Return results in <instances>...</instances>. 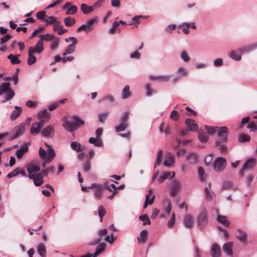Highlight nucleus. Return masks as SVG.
I'll return each instance as SVG.
<instances>
[{"label": "nucleus", "mask_w": 257, "mask_h": 257, "mask_svg": "<svg viewBox=\"0 0 257 257\" xmlns=\"http://www.w3.org/2000/svg\"><path fill=\"white\" fill-rule=\"evenodd\" d=\"M72 119L74 121L66 120L63 124V127L70 132L77 130L79 126L84 124V121L77 115H73Z\"/></svg>", "instance_id": "nucleus-1"}, {"label": "nucleus", "mask_w": 257, "mask_h": 257, "mask_svg": "<svg viewBox=\"0 0 257 257\" xmlns=\"http://www.w3.org/2000/svg\"><path fill=\"white\" fill-rule=\"evenodd\" d=\"M39 154L42 159L45 160L42 164L44 168L46 166L47 163H49L53 160L55 156V151L53 148L48 149L47 151L46 152L45 150L40 148Z\"/></svg>", "instance_id": "nucleus-2"}, {"label": "nucleus", "mask_w": 257, "mask_h": 257, "mask_svg": "<svg viewBox=\"0 0 257 257\" xmlns=\"http://www.w3.org/2000/svg\"><path fill=\"white\" fill-rule=\"evenodd\" d=\"M10 83L4 82L0 85V95L5 94L6 101L11 100L15 96V93L10 87Z\"/></svg>", "instance_id": "nucleus-3"}, {"label": "nucleus", "mask_w": 257, "mask_h": 257, "mask_svg": "<svg viewBox=\"0 0 257 257\" xmlns=\"http://www.w3.org/2000/svg\"><path fill=\"white\" fill-rule=\"evenodd\" d=\"M130 117V113L127 111L124 112L120 117V123L115 126L117 133H120L124 131L128 126V120Z\"/></svg>", "instance_id": "nucleus-4"}, {"label": "nucleus", "mask_w": 257, "mask_h": 257, "mask_svg": "<svg viewBox=\"0 0 257 257\" xmlns=\"http://www.w3.org/2000/svg\"><path fill=\"white\" fill-rule=\"evenodd\" d=\"M217 132L218 139L215 142V145L216 146H219L221 143L227 141L228 128L226 126L218 127Z\"/></svg>", "instance_id": "nucleus-5"}, {"label": "nucleus", "mask_w": 257, "mask_h": 257, "mask_svg": "<svg viewBox=\"0 0 257 257\" xmlns=\"http://www.w3.org/2000/svg\"><path fill=\"white\" fill-rule=\"evenodd\" d=\"M26 129V125L21 123L20 125L15 127L10 133L9 140L11 141L15 139L19 136L22 135Z\"/></svg>", "instance_id": "nucleus-6"}, {"label": "nucleus", "mask_w": 257, "mask_h": 257, "mask_svg": "<svg viewBox=\"0 0 257 257\" xmlns=\"http://www.w3.org/2000/svg\"><path fill=\"white\" fill-rule=\"evenodd\" d=\"M227 164L226 160L223 157L217 158L213 164L214 169L216 172L223 171Z\"/></svg>", "instance_id": "nucleus-7"}, {"label": "nucleus", "mask_w": 257, "mask_h": 257, "mask_svg": "<svg viewBox=\"0 0 257 257\" xmlns=\"http://www.w3.org/2000/svg\"><path fill=\"white\" fill-rule=\"evenodd\" d=\"M98 22L97 19H92L89 20L86 22V24L82 25L77 29V32H80L82 31L87 33L92 31L93 29V25L96 24Z\"/></svg>", "instance_id": "nucleus-8"}, {"label": "nucleus", "mask_w": 257, "mask_h": 257, "mask_svg": "<svg viewBox=\"0 0 257 257\" xmlns=\"http://www.w3.org/2000/svg\"><path fill=\"white\" fill-rule=\"evenodd\" d=\"M197 222L200 228H202L207 224V212L205 209L203 210L198 215Z\"/></svg>", "instance_id": "nucleus-9"}, {"label": "nucleus", "mask_w": 257, "mask_h": 257, "mask_svg": "<svg viewBox=\"0 0 257 257\" xmlns=\"http://www.w3.org/2000/svg\"><path fill=\"white\" fill-rule=\"evenodd\" d=\"M44 124V120H40L39 122L33 123L30 129L31 134L35 135L39 134Z\"/></svg>", "instance_id": "nucleus-10"}, {"label": "nucleus", "mask_w": 257, "mask_h": 257, "mask_svg": "<svg viewBox=\"0 0 257 257\" xmlns=\"http://www.w3.org/2000/svg\"><path fill=\"white\" fill-rule=\"evenodd\" d=\"M181 184L179 181L176 180L173 181L170 186V195L175 197L180 191Z\"/></svg>", "instance_id": "nucleus-11"}, {"label": "nucleus", "mask_w": 257, "mask_h": 257, "mask_svg": "<svg viewBox=\"0 0 257 257\" xmlns=\"http://www.w3.org/2000/svg\"><path fill=\"white\" fill-rule=\"evenodd\" d=\"M255 164V159L253 158L248 159L244 164L242 168L239 171V175L241 176L244 175L243 172L248 169L252 168Z\"/></svg>", "instance_id": "nucleus-12"}, {"label": "nucleus", "mask_w": 257, "mask_h": 257, "mask_svg": "<svg viewBox=\"0 0 257 257\" xmlns=\"http://www.w3.org/2000/svg\"><path fill=\"white\" fill-rule=\"evenodd\" d=\"M55 134L54 127L49 125L44 127L41 132L43 136L46 138H52Z\"/></svg>", "instance_id": "nucleus-13"}, {"label": "nucleus", "mask_w": 257, "mask_h": 257, "mask_svg": "<svg viewBox=\"0 0 257 257\" xmlns=\"http://www.w3.org/2000/svg\"><path fill=\"white\" fill-rule=\"evenodd\" d=\"M95 189L94 191V195L95 197L97 198L100 199L101 198L102 196V190L103 186L102 185H100L97 184H93L91 185V186L88 187V189Z\"/></svg>", "instance_id": "nucleus-14"}, {"label": "nucleus", "mask_w": 257, "mask_h": 257, "mask_svg": "<svg viewBox=\"0 0 257 257\" xmlns=\"http://www.w3.org/2000/svg\"><path fill=\"white\" fill-rule=\"evenodd\" d=\"M210 254L212 257H221V252L219 245L216 243L212 245L210 250Z\"/></svg>", "instance_id": "nucleus-15"}, {"label": "nucleus", "mask_w": 257, "mask_h": 257, "mask_svg": "<svg viewBox=\"0 0 257 257\" xmlns=\"http://www.w3.org/2000/svg\"><path fill=\"white\" fill-rule=\"evenodd\" d=\"M185 122L190 131H196L197 130L198 125L194 120L187 118L185 120Z\"/></svg>", "instance_id": "nucleus-16"}, {"label": "nucleus", "mask_w": 257, "mask_h": 257, "mask_svg": "<svg viewBox=\"0 0 257 257\" xmlns=\"http://www.w3.org/2000/svg\"><path fill=\"white\" fill-rule=\"evenodd\" d=\"M34 50L33 47H30L28 51V64L31 65L34 64L37 61V58L34 55Z\"/></svg>", "instance_id": "nucleus-17"}, {"label": "nucleus", "mask_w": 257, "mask_h": 257, "mask_svg": "<svg viewBox=\"0 0 257 257\" xmlns=\"http://www.w3.org/2000/svg\"><path fill=\"white\" fill-rule=\"evenodd\" d=\"M175 175V173L174 172H173L172 173L171 172H164L162 175H161L159 178L158 180V181L160 183H162L165 180H166L167 179H172Z\"/></svg>", "instance_id": "nucleus-18"}, {"label": "nucleus", "mask_w": 257, "mask_h": 257, "mask_svg": "<svg viewBox=\"0 0 257 257\" xmlns=\"http://www.w3.org/2000/svg\"><path fill=\"white\" fill-rule=\"evenodd\" d=\"M15 109L13 111L11 115H10V119L12 121L15 120L17 118H18L22 113L23 109L22 108L18 106H15Z\"/></svg>", "instance_id": "nucleus-19"}, {"label": "nucleus", "mask_w": 257, "mask_h": 257, "mask_svg": "<svg viewBox=\"0 0 257 257\" xmlns=\"http://www.w3.org/2000/svg\"><path fill=\"white\" fill-rule=\"evenodd\" d=\"M184 224L186 227L192 228L194 224L193 216L190 214L186 215L184 219Z\"/></svg>", "instance_id": "nucleus-20"}, {"label": "nucleus", "mask_w": 257, "mask_h": 257, "mask_svg": "<svg viewBox=\"0 0 257 257\" xmlns=\"http://www.w3.org/2000/svg\"><path fill=\"white\" fill-rule=\"evenodd\" d=\"M222 249L223 251L227 255L231 256L233 254L232 242H227L224 243L223 245Z\"/></svg>", "instance_id": "nucleus-21"}, {"label": "nucleus", "mask_w": 257, "mask_h": 257, "mask_svg": "<svg viewBox=\"0 0 257 257\" xmlns=\"http://www.w3.org/2000/svg\"><path fill=\"white\" fill-rule=\"evenodd\" d=\"M174 157L173 155L169 152L167 154L166 159L164 162V165L167 167H170L174 163Z\"/></svg>", "instance_id": "nucleus-22"}, {"label": "nucleus", "mask_w": 257, "mask_h": 257, "mask_svg": "<svg viewBox=\"0 0 257 257\" xmlns=\"http://www.w3.org/2000/svg\"><path fill=\"white\" fill-rule=\"evenodd\" d=\"M50 116V113L48 111L47 109H44L40 111L37 115L38 119L40 120H44L45 119L49 118Z\"/></svg>", "instance_id": "nucleus-23"}, {"label": "nucleus", "mask_w": 257, "mask_h": 257, "mask_svg": "<svg viewBox=\"0 0 257 257\" xmlns=\"http://www.w3.org/2000/svg\"><path fill=\"white\" fill-rule=\"evenodd\" d=\"M148 239V231L144 229L140 233V236L137 237L138 242L140 243H145Z\"/></svg>", "instance_id": "nucleus-24"}, {"label": "nucleus", "mask_w": 257, "mask_h": 257, "mask_svg": "<svg viewBox=\"0 0 257 257\" xmlns=\"http://www.w3.org/2000/svg\"><path fill=\"white\" fill-rule=\"evenodd\" d=\"M29 148L27 145H25L21 147L20 149H18L16 152V155L18 159H21L24 154L27 152Z\"/></svg>", "instance_id": "nucleus-25"}, {"label": "nucleus", "mask_w": 257, "mask_h": 257, "mask_svg": "<svg viewBox=\"0 0 257 257\" xmlns=\"http://www.w3.org/2000/svg\"><path fill=\"white\" fill-rule=\"evenodd\" d=\"M237 230L239 234L236 235V238L241 242H245L247 236L246 232L239 229H238Z\"/></svg>", "instance_id": "nucleus-26"}, {"label": "nucleus", "mask_w": 257, "mask_h": 257, "mask_svg": "<svg viewBox=\"0 0 257 257\" xmlns=\"http://www.w3.org/2000/svg\"><path fill=\"white\" fill-rule=\"evenodd\" d=\"M71 148L76 152H81L83 151V148L81 147V145L77 142H73L70 144Z\"/></svg>", "instance_id": "nucleus-27"}, {"label": "nucleus", "mask_w": 257, "mask_h": 257, "mask_svg": "<svg viewBox=\"0 0 257 257\" xmlns=\"http://www.w3.org/2000/svg\"><path fill=\"white\" fill-rule=\"evenodd\" d=\"M39 37L40 38V40L43 42V41L47 42L52 41L56 36L51 34L47 33L44 35H40Z\"/></svg>", "instance_id": "nucleus-28"}, {"label": "nucleus", "mask_w": 257, "mask_h": 257, "mask_svg": "<svg viewBox=\"0 0 257 257\" xmlns=\"http://www.w3.org/2000/svg\"><path fill=\"white\" fill-rule=\"evenodd\" d=\"M153 191L150 189L148 191V193L146 195L145 201L149 203V205H151L153 203L155 198V195L152 194Z\"/></svg>", "instance_id": "nucleus-29"}, {"label": "nucleus", "mask_w": 257, "mask_h": 257, "mask_svg": "<svg viewBox=\"0 0 257 257\" xmlns=\"http://www.w3.org/2000/svg\"><path fill=\"white\" fill-rule=\"evenodd\" d=\"M88 142L90 144H93L96 147H101L103 144L101 139L97 138H90Z\"/></svg>", "instance_id": "nucleus-30"}, {"label": "nucleus", "mask_w": 257, "mask_h": 257, "mask_svg": "<svg viewBox=\"0 0 257 257\" xmlns=\"http://www.w3.org/2000/svg\"><path fill=\"white\" fill-rule=\"evenodd\" d=\"M34 53H41L44 50L43 42L40 40L37 42L36 44L35 47H33Z\"/></svg>", "instance_id": "nucleus-31"}, {"label": "nucleus", "mask_w": 257, "mask_h": 257, "mask_svg": "<svg viewBox=\"0 0 257 257\" xmlns=\"http://www.w3.org/2000/svg\"><path fill=\"white\" fill-rule=\"evenodd\" d=\"M255 48V45H248L245 46H243L241 48H239L238 50L240 52V54H242L243 52H248L252 50Z\"/></svg>", "instance_id": "nucleus-32"}, {"label": "nucleus", "mask_w": 257, "mask_h": 257, "mask_svg": "<svg viewBox=\"0 0 257 257\" xmlns=\"http://www.w3.org/2000/svg\"><path fill=\"white\" fill-rule=\"evenodd\" d=\"M81 10L84 14H88L92 12L94 10L92 8V6H87L85 4H82L81 5Z\"/></svg>", "instance_id": "nucleus-33"}, {"label": "nucleus", "mask_w": 257, "mask_h": 257, "mask_svg": "<svg viewBox=\"0 0 257 257\" xmlns=\"http://www.w3.org/2000/svg\"><path fill=\"white\" fill-rule=\"evenodd\" d=\"M38 252L42 257H45L46 254V249L44 243H40L38 246Z\"/></svg>", "instance_id": "nucleus-34"}, {"label": "nucleus", "mask_w": 257, "mask_h": 257, "mask_svg": "<svg viewBox=\"0 0 257 257\" xmlns=\"http://www.w3.org/2000/svg\"><path fill=\"white\" fill-rule=\"evenodd\" d=\"M64 23L66 26L67 27H71L73 26L75 23L76 20L74 18H71L70 17H67L65 18L64 20Z\"/></svg>", "instance_id": "nucleus-35"}, {"label": "nucleus", "mask_w": 257, "mask_h": 257, "mask_svg": "<svg viewBox=\"0 0 257 257\" xmlns=\"http://www.w3.org/2000/svg\"><path fill=\"white\" fill-rule=\"evenodd\" d=\"M40 168L37 165H35L32 164H29L28 165L27 170L29 174H31L34 172H38L40 171Z\"/></svg>", "instance_id": "nucleus-36"}, {"label": "nucleus", "mask_w": 257, "mask_h": 257, "mask_svg": "<svg viewBox=\"0 0 257 257\" xmlns=\"http://www.w3.org/2000/svg\"><path fill=\"white\" fill-rule=\"evenodd\" d=\"M44 21L46 23V25L55 24L58 22L57 20L55 17L48 16H47Z\"/></svg>", "instance_id": "nucleus-37"}, {"label": "nucleus", "mask_w": 257, "mask_h": 257, "mask_svg": "<svg viewBox=\"0 0 257 257\" xmlns=\"http://www.w3.org/2000/svg\"><path fill=\"white\" fill-rule=\"evenodd\" d=\"M75 45L72 43L68 46V48L66 49L65 52L62 54V56H66L67 54L72 53L75 49Z\"/></svg>", "instance_id": "nucleus-38"}, {"label": "nucleus", "mask_w": 257, "mask_h": 257, "mask_svg": "<svg viewBox=\"0 0 257 257\" xmlns=\"http://www.w3.org/2000/svg\"><path fill=\"white\" fill-rule=\"evenodd\" d=\"M238 140L239 143H245L250 141V136L245 134H241L239 135Z\"/></svg>", "instance_id": "nucleus-39"}, {"label": "nucleus", "mask_w": 257, "mask_h": 257, "mask_svg": "<svg viewBox=\"0 0 257 257\" xmlns=\"http://www.w3.org/2000/svg\"><path fill=\"white\" fill-rule=\"evenodd\" d=\"M217 220L218 222H220L226 227H227L229 225V222L227 220L226 216L218 215L217 216Z\"/></svg>", "instance_id": "nucleus-40"}, {"label": "nucleus", "mask_w": 257, "mask_h": 257, "mask_svg": "<svg viewBox=\"0 0 257 257\" xmlns=\"http://www.w3.org/2000/svg\"><path fill=\"white\" fill-rule=\"evenodd\" d=\"M60 40V38L55 37L54 39L52 41V42L50 46V49L52 50L56 49L59 46Z\"/></svg>", "instance_id": "nucleus-41"}, {"label": "nucleus", "mask_w": 257, "mask_h": 257, "mask_svg": "<svg viewBox=\"0 0 257 257\" xmlns=\"http://www.w3.org/2000/svg\"><path fill=\"white\" fill-rule=\"evenodd\" d=\"M130 94L131 92L130 91V87L129 86L126 85L124 87V89H123L121 97L123 99H126L129 97Z\"/></svg>", "instance_id": "nucleus-42"}, {"label": "nucleus", "mask_w": 257, "mask_h": 257, "mask_svg": "<svg viewBox=\"0 0 257 257\" xmlns=\"http://www.w3.org/2000/svg\"><path fill=\"white\" fill-rule=\"evenodd\" d=\"M77 12V7L73 5L68 8L66 12V14L67 15H74Z\"/></svg>", "instance_id": "nucleus-43"}, {"label": "nucleus", "mask_w": 257, "mask_h": 257, "mask_svg": "<svg viewBox=\"0 0 257 257\" xmlns=\"http://www.w3.org/2000/svg\"><path fill=\"white\" fill-rule=\"evenodd\" d=\"M187 159L190 161L191 163H195L197 162L198 157L194 153H191L187 156Z\"/></svg>", "instance_id": "nucleus-44"}, {"label": "nucleus", "mask_w": 257, "mask_h": 257, "mask_svg": "<svg viewBox=\"0 0 257 257\" xmlns=\"http://www.w3.org/2000/svg\"><path fill=\"white\" fill-rule=\"evenodd\" d=\"M198 139L201 143H204L208 140V136L204 133H199L198 134Z\"/></svg>", "instance_id": "nucleus-45"}, {"label": "nucleus", "mask_w": 257, "mask_h": 257, "mask_svg": "<svg viewBox=\"0 0 257 257\" xmlns=\"http://www.w3.org/2000/svg\"><path fill=\"white\" fill-rule=\"evenodd\" d=\"M139 219L143 221V225H145L146 224H150L151 221L150 220L149 217L147 214H144L141 215L139 217Z\"/></svg>", "instance_id": "nucleus-46"}, {"label": "nucleus", "mask_w": 257, "mask_h": 257, "mask_svg": "<svg viewBox=\"0 0 257 257\" xmlns=\"http://www.w3.org/2000/svg\"><path fill=\"white\" fill-rule=\"evenodd\" d=\"M8 58L11 60V62L13 64H18L21 63V60L13 54L9 55Z\"/></svg>", "instance_id": "nucleus-47"}, {"label": "nucleus", "mask_w": 257, "mask_h": 257, "mask_svg": "<svg viewBox=\"0 0 257 257\" xmlns=\"http://www.w3.org/2000/svg\"><path fill=\"white\" fill-rule=\"evenodd\" d=\"M179 117L180 115L177 111L173 110L171 111L170 115V119L175 121H177L179 119Z\"/></svg>", "instance_id": "nucleus-48"}, {"label": "nucleus", "mask_w": 257, "mask_h": 257, "mask_svg": "<svg viewBox=\"0 0 257 257\" xmlns=\"http://www.w3.org/2000/svg\"><path fill=\"white\" fill-rule=\"evenodd\" d=\"M204 191L206 194V197L207 200H211L213 199L214 193L211 191L210 189H209L207 187L204 189Z\"/></svg>", "instance_id": "nucleus-49"}, {"label": "nucleus", "mask_w": 257, "mask_h": 257, "mask_svg": "<svg viewBox=\"0 0 257 257\" xmlns=\"http://www.w3.org/2000/svg\"><path fill=\"white\" fill-rule=\"evenodd\" d=\"M229 57L236 61H239L241 59V54L239 53V54H236V52L234 51H232L229 55Z\"/></svg>", "instance_id": "nucleus-50"}, {"label": "nucleus", "mask_w": 257, "mask_h": 257, "mask_svg": "<svg viewBox=\"0 0 257 257\" xmlns=\"http://www.w3.org/2000/svg\"><path fill=\"white\" fill-rule=\"evenodd\" d=\"M106 247V244L105 243H101L96 247V251L100 254L104 250Z\"/></svg>", "instance_id": "nucleus-51"}, {"label": "nucleus", "mask_w": 257, "mask_h": 257, "mask_svg": "<svg viewBox=\"0 0 257 257\" xmlns=\"http://www.w3.org/2000/svg\"><path fill=\"white\" fill-rule=\"evenodd\" d=\"M206 130L207 132V133L209 134L213 135L214 133H215L216 132H217L218 127V126H205Z\"/></svg>", "instance_id": "nucleus-52"}, {"label": "nucleus", "mask_w": 257, "mask_h": 257, "mask_svg": "<svg viewBox=\"0 0 257 257\" xmlns=\"http://www.w3.org/2000/svg\"><path fill=\"white\" fill-rule=\"evenodd\" d=\"M98 215L100 218V221H102L103 217L106 214V211L104 207L100 205L98 208Z\"/></svg>", "instance_id": "nucleus-53"}, {"label": "nucleus", "mask_w": 257, "mask_h": 257, "mask_svg": "<svg viewBox=\"0 0 257 257\" xmlns=\"http://www.w3.org/2000/svg\"><path fill=\"white\" fill-rule=\"evenodd\" d=\"M12 38V36L11 34H7L2 38H1L0 41V44L1 45H3L4 44L8 42L10 39H11Z\"/></svg>", "instance_id": "nucleus-54"}, {"label": "nucleus", "mask_w": 257, "mask_h": 257, "mask_svg": "<svg viewBox=\"0 0 257 257\" xmlns=\"http://www.w3.org/2000/svg\"><path fill=\"white\" fill-rule=\"evenodd\" d=\"M36 16L39 20H44L47 17L46 15V12L44 11L39 12L37 13Z\"/></svg>", "instance_id": "nucleus-55"}, {"label": "nucleus", "mask_w": 257, "mask_h": 257, "mask_svg": "<svg viewBox=\"0 0 257 257\" xmlns=\"http://www.w3.org/2000/svg\"><path fill=\"white\" fill-rule=\"evenodd\" d=\"M175 222V214L174 213H173L171 215V218L170 219V220L168 221V222L167 223L168 227H170V228L172 227L173 226V225L174 224Z\"/></svg>", "instance_id": "nucleus-56"}, {"label": "nucleus", "mask_w": 257, "mask_h": 257, "mask_svg": "<svg viewBox=\"0 0 257 257\" xmlns=\"http://www.w3.org/2000/svg\"><path fill=\"white\" fill-rule=\"evenodd\" d=\"M38 102L35 101L28 100L26 102V105L28 107H37Z\"/></svg>", "instance_id": "nucleus-57"}, {"label": "nucleus", "mask_w": 257, "mask_h": 257, "mask_svg": "<svg viewBox=\"0 0 257 257\" xmlns=\"http://www.w3.org/2000/svg\"><path fill=\"white\" fill-rule=\"evenodd\" d=\"M162 154H163L162 150H160L158 152V154L157 155V160L155 164V166H154L155 168L156 167L157 165H159L160 164L161 161Z\"/></svg>", "instance_id": "nucleus-58"}, {"label": "nucleus", "mask_w": 257, "mask_h": 257, "mask_svg": "<svg viewBox=\"0 0 257 257\" xmlns=\"http://www.w3.org/2000/svg\"><path fill=\"white\" fill-rule=\"evenodd\" d=\"M181 57L185 62H189L190 59V57L188 56L187 52L185 51H183L182 52L181 54Z\"/></svg>", "instance_id": "nucleus-59"}, {"label": "nucleus", "mask_w": 257, "mask_h": 257, "mask_svg": "<svg viewBox=\"0 0 257 257\" xmlns=\"http://www.w3.org/2000/svg\"><path fill=\"white\" fill-rule=\"evenodd\" d=\"M198 173L199 176V178L201 181H204L205 178L204 177V170L202 167H199L198 169Z\"/></svg>", "instance_id": "nucleus-60"}, {"label": "nucleus", "mask_w": 257, "mask_h": 257, "mask_svg": "<svg viewBox=\"0 0 257 257\" xmlns=\"http://www.w3.org/2000/svg\"><path fill=\"white\" fill-rule=\"evenodd\" d=\"M19 168H17L14 170H13L11 173H9L7 175V177L9 178H11L14 177H15L19 174Z\"/></svg>", "instance_id": "nucleus-61"}, {"label": "nucleus", "mask_w": 257, "mask_h": 257, "mask_svg": "<svg viewBox=\"0 0 257 257\" xmlns=\"http://www.w3.org/2000/svg\"><path fill=\"white\" fill-rule=\"evenodd\" d=\"M170 76L168 75H163V76H157V79L158 81L160 82H166L168 81L170 79Z\"/></svg>", "instance_id": "nucleus-62"}, {"label": "nucleus", "mask_w": 257, "mask_h": 257, "mask_svg": "<svg viewBox=\"0 0 257 257\" xmlns=\"http://www.w3.org/2000/svg\"><path fill=\"white\" fill-rule=\"evenodd\" d=\"M91 169L90 160H88L86 161L83 166V170L85 172H88Z\"/></svg>", "instance_id": "nucleus-63"}, {"label": "nucleus", "mask_w": 257, "mask_h": 257, "mask_svg": "<svg viewBox=\"0 0 257 257\" xmlns=\"http://www.w3.org/2000/svg\"><path fill=\"white\" fill-rule=\"evenodd\" d=\"M247 128L250 129L251 131H254L255 130H257V126L254 121L249 122L247 126Z\"/></svg>", "instance_id": "nucleus-64"}]
</instances>
